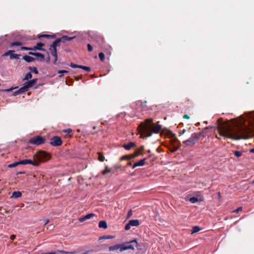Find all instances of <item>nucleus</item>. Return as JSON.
I'll use <instances>...</instances> for the list:
<instances>
[{"mask_svg": "<svg viewBox=\"0 0 254 254\" xmlns=\"http://www.w3.org/2000/svg\"><path fill=\"white\" fill-rule=\"evenodd\" d=\"M140 131L142 132V137H148L152 133H158L161 129V126L158 124L154 125L152 119H146L144 123H141L139 126Z\"/></svg>", "mask_w": 254, "mask_h": 254, "instance_id": "nucleus-1", "label": "nucleus"}, {"mask_svg": "<svg viewBox=\"0 0 254 254\" xmlns=\"http://www.w3.org/2000/svg\"><path fill=\"white\" fill-rule=\"evenodd\" d=\"M203 133V132H194L191 135L189 138L183 141V143L185 146H189L190 145H193L199 140Z\"/></svg>", "mask_w": 254, "mask_h": 254, "instance_id": "nucleus-2", "label": "nucleus"}, {"mask_svg": "<svg viewBox=\"0 0 254 254\" xmlns=\"http://www.w3.org/2000/svg\"><path fill=\"white\" fill-rule=\"evenodd\" d=\"M34 159L38 162L47 161L49 159V154L45 151H39L34 155Z\"/></svg>", "mask_w": 254, "mask_h": 254, "instance_id": "nucleus-3", "label": "nucleus"}, {"mask_svg": "<svg viewBox=\"0 0 254 254\" xmlns=\"http://www.w3.org/2000/svg\"><path fill=\"white\" fill-rule=\"evenodd\" d=\"M34 84L32 83L31 80H28L25 82L23 86L20 88L18 90L15 91L13 93L14 95H17L18 94H20L26 92L28 91V89L30 87L33 86Z\"/></svg>", "mask_w": 254, "mask_h": 254, "instance_id": "nucleus-4", "label": "nucleus"}, {"mask_svg": "<svg viewBox=\"0 0 254 254\" xmlns=\"http://www.w3.org/2000/svg\"><path fill=\"white\" fill-rule=\"evenodd\" d=\"M45 142V138L41 136L37 135L31 137L28 141V143L31 144L39 146L44 144Z\"/></svg>", "mask_w": 254, "mask_h": 254, "instance_id": "nucleus-5", "label": "nucleus"}, {"mask_svg": "<svg viewBox=\"0 0 254 254\" xmlns=\"http://www.w3.org/2000/svg\"><path fill=\"white\" fill-rule=\"evenodd\" d=\"M89 37L93 41L97 43H103V37L98 32L95 31H89L88 33Z\"/></svg>", "mask_w": 254, "mask_h": 254, "instance_id": "nucleus-6", "label": "nucleus"}, {"mask_svg": "<svg viewBox=\"0 0 254 254\" xmlns=\"http://www.w3.org/2000/svg\"><path fill=\"white\" fill-rule=\"evenodd\" d=\"M63 141L60 137L53 136L50 140V144L53 146H59L62 144Z\"/></svg>", "mask_w": 254, "mask_h": 254, "instance_id": "nucleus-7", "label": "nucleus"}, {"mask_svg": "<svg viewBox=\"0 0 254 254\" xmlns=\"http://www.w3.org/2000/svg\"><path fill=\"white\" fill-rule=\"evenodd\" d=\"M76 37H68L66 35L63 36L61 38H57L56 40L54 41L58 44H60V42L65 43L66 41H69L75 38Z\"/></svg>", "mask_w": 254, "mask_h": 254, "instance_id": "nucleus-8", "label": "nucleus"}, {"mask_svg": "<svg viewBox=\"0 0 254 254\" xmlns=\"http://www.w3.org/2000/svg\"><path fill=\"white\" fill-rule=\"evenodd\" d=\"M20 165H27V164H31L34 166H39L40 165L39 162L36 161L34 160V161H33L31 159H25L20 161Z\"/></svg>", "mask_w": 254, "mask_h": 254, "instance_id": "nucleus-9", "label": "nucleus"}, {"mask_svg": "<svg viewBox=\"0 0 254 254\" xmlns=\"http://www.w3.org/2000/svg\"><path fill=\"white\" fill-rule=\"evenodd\" d=\"M69 66L73 68H81L88 72H90L91 71V68L89 66H86L82 65H78L72 63L70 64Z\"/></svg>", "mask_w": 254, "mask_h": 254, "instance_id": "nucleus-10", "label": "nucleus"}, {"mask_svg": "<svg viewBox=\"0 0 254 254\" xmlns=\"http://www.w3.org/2000/svg\"><path fill=\"white\" fill-rule=\"evenodd\" d=\"M60 44H57L54 41L52 43V44L50 45L49 50L51 52V55L56 54L57 53V47H59Z\"/></svg>", "mask_w": 254, "mask_h": 254, "instance_id": "nucleus-11", "label": "nucleus"}, {"mask_svg": "<svg viewBox=\"0 0 254 254\" xmlns=\"http://www.w3.org/2000/svg\"><path fill=\"white\" fill-rule=\"evenodd\" d=\"M45 44L43 43L39 42L37 44V45L35 46H34L33 47H31V50L32 51H36V50H40L42 51H45V49L43 48H42L43 46H44Z\"/></svg>", "mask_w": 254, "mask_h": 254, "instance_id": "nucleus-12", "label": "nucleus"}, {"mask_svg": "<svg viewBox=\"0 0 254 254\" xmlns=\"http://www.w3.org/2000/svg\"><path fill=\"white\" fill-rule=\"evenodd\" d=\"M29 54L30 55H33V56H35L37 57H39V60L40 62H44L45 60L44 55L42 53L30 52H29Z\"/></svg>", "mask_w": 254, "mask_h": 254, "instance_id": "nucleus-13", "label": "nucleus"}, {"mask_svg": "<svg viewBox=\"0 0 254 254\" xmlns=\"http://www.w3.org/2000/svg\"><path fill=\"white\" fill-rule=\"evenodd\" d=\"M146 159V158H143V159L135 163L132 166V168L134 169L136 167L143 166L145 163Z\"/></svg>", "mask_w": 254, "mask_h": 254, "instance_id": "nucleus-14", "label": "nucleus"}, {"mask_svg": "<svg viewBox=\"0 0 254 254\" xmlns=\"http://www.w3.org/2000/svg\"><path fill=\"white\" fill-rule=\"evenodd\" d=\"M122 247V245L121 244H117L114 246H110L109 247V251H117L118 250H119L121 252V249Z\"/></svg>", "mask_w": 254, "mask_h": 254, "instance_id": "nucleus-15", "label": "nucleus"}, {"mask_svg": "<svg viewBox=\"0 0 254 254\" xmlns=\"http://www.w3.org/2000/svg\"><path fill=\"white\" fill-rule=\"evenodd\" d=\"M136 144L135 143L133 142H130L127 144H124L123 145V147H124L126 150H129L131 148L133 147H135Z\"/></svg>", "mask_w": 254, "mask_h": 254, "instance_id": "nucleus-16", "label": "nucleus"}, {"mask_svg": "<svg viewBox=\"0 0 254 254\" xmlns=\"http://www.w3.org/2000/svg\"><path fill=\"white\" fill-rule=\"evenodd\" d=\"M22 59L27 63H31L36 60V58L28 55L23 56Z\"/></svg>", "mask_w": 254, "mask_h": 254, "instance_id": "nucleus-17", "label": "nucleus"}, {"mask_svg": "<svg viewBox=\"0 0 254 254\" xmlns=\"http://www.w3.org/2000/svg\"><path fill=\"white\" fill-rule=\"evenodd\" d=\"M146 101H138L137 102L136 105L138 106L141 107L143 110H146L147 108L146 106Z\"/></svg>", "mask_w": 254, "mask_h": 254, "instance_id": "nucleus-18", "label": "nucleus"}, {"mask_svg": "<svg viewBox=\"0 0 254 254\" xmlns=\"http://www.w3.org/2000/svg\"><path fill=\"white\" fill-rule=\"evenodd\" d=\"M138 155V154H136L135 155H124L121 158V160H129L131 159V158H134L135 156H137Z\"/></svg>", "mask_w": 254, "mask_h": 254, "instance_id": "nucleus-19", "label": "nucleus"}, {"mask_svg": "<svg viewBox=\"0 0 254 254\" xmlns=\"http://www.w3.org/2000/svg\"><path fill=\"white\" fill-rule=\"evenodd\" d=\"M127 250H134V247L132 245H128L127 246H123L121 249V252H123Z\"/></svg>", "mask_w": 254, "mask_h": 254, "instance_id": "nucleus-20", "label": "nucleus"}, {"mask_svg": "<svg viewBox=\"0 0 254 254\" xmlns=\"http://www.w3.org/2000/svg\"><path fill=\"white\" fill-rule=\"evenodd\" d=\"M22 196V193L20 191H15L13 192L11 196V198H17Z\"/></svg>", "mask_w": 254, "mask_h": 254, "instance_id": "nucleus-21", "label": "nucleus"}, {"mask_svg": "<svg viewBox=\"0 0 254 254\" xmlns=\"http://www.w3.org/2000/svg\"><path fill=\"white\" fill-rule=\"evenodd\" d=\"M129 224L131 226H138L139 225V221L137 219H132L129 221Z\"/></svg>", "mask_w": 254, "mask_h": 254, "instance_id": "nucleus-22", "label": "nucleus"}, {"mask_svg": "<svg viewBox=\"0 0 254 254\" xmlns=\"http://www.w3.org/2000/svg\"><path fill=\"white\" fill-rule=\"evenodd\" d=\"M99 227L100 228L106 229L108 227L107 223L105 221H100L99 223Z\"/></svg>", "mask_w": 254, "mask_h": 254, "instance_id": "nucleus-23", "label": "nucleus"}, {"mask_svg": "<svg viewBox=\"0 0 254 254\" xmlns=\"http://www.w3.org/2000/svg\"><path fill=\"white\" fill-rule=\"evenodd\" d=\"M201 229V228L198 226H193L191 229V234L197 233L199 232Z\"/></svg>", "mask_w": 254, "mask_h": 254, "instance_id": "nucleus-24", "label": "nucleus"}, {"mask_svg": "<svg viewBox=\"0 0 254 254\" xmlns=\"http://www.w3.org/2000/svg\"><path fill=\"white\" fill-rule=\"evenodd\" d=\"M29 69L30 70L31 72H33L35 74H38L39 71L37 69V68L36 67L34 66H29Z\"/></svg>", "mask_w": 254, "mask_h": 254, "instance_id": "nucleus-25", "label": "nucleus"}, {"mask_svg": "<svg viewBox=\"0 0 254 254\" xmlns=\"http://www.w3.org/2000/svg\"><path fill=\"white\" fill-rule=\"evenodd\" d=\"M32 77V75L31 74V71L27 73L26 75H25V77L23 79V80H28L29 79H31Z\"/></svg>", "mask_w": 254, "mask_h": 254, "instance_id": "nucleus-26", "label": "nucleus"}, {"mask_svg": "<svg viewBox=\"0 0 254 254\" xmlns=\"http://www.w3.org/2000/svg\"><path fill=\"white\" fill-rule=\"evenodd\" d=\"M18 165H20V161L17 162H15L13 163L10 164L8 165V168H13L17 166Z\"/></svg>", "mask_w": 254, "mask_h": 254, "instance_id": "nucleus-27", "label": "nucleus"}, {"mask_svg": "<svg viewBox=\"0 0 254 254\" xmlns=\"http://www.w3.org/2000/svg\"><path fill=\"white\" fill-rule=\"evenodd\" d=\"M23 45V43L21 42H13L10 43V46H19Z\"/></svg>", "mask_w": 254, "mask_h": 254, "instance_id": "nucleus-28", "label": "nucleus"}, {"mask_svg": "<svg viewBox=\"0 0 254 254\" xmlns=\"http://www.w3.org/2000/svg\"><path fill=\"white\" fill-rule=\"evenodd\" d=\"M114 237H115L114 236L106 235V236H103L99 238V240H101V239H111L114 238Z\"/></svg>", "mask_w": 254, "mask_h": 254, "instance_id": "nucleus-29", "label": "nucleus"}, {"mask_svg": "<svg viewBox=\"0 0 254 254\" xmlns=\"http://www.w3.org/2000/svg\"><path fill=\"white\" fill-rule=\"evenodd\" d=\"M42 37H52V38H55V35H48V34H42V35H39L38 36V38L39 39H40Z\"/></svg>", "mask_w": 254, "mask_h": 254, "instance_id": "nucleus-30", "label": "nucleus"}, {"mask_svg": "<svg viewBox=\"0 0 254 254\" xmlns=\"http://www.w3.org/2000/svg\"><path fill=\"white\" fill-rule=\"evenodd\" d=\"M189 200L191 203H194L198 201V199L196 197H191L190 198Z\"/></svg>", "mask_w": 254, "mask_h": 254, "instance_id": "nucleus-31", "label": "nucleus"}, {"mask_svg": "<svg viewBox=\"0 0 254 254\" xmlns=\"http://www.w3.org/2000/svg\"><path fill=\"white\" fill-rule=\"evenodd\" d=\"M98 160L101 162H103L105 160L104 156L100 152H98Z\"/></svg>", "mask_w": 254, "mask_h": 254, "instance_id": "nucleus-32", "label": "nucleus"}, {"mask_svg": "<svg viewBox=\"0 0 254 254\" xmlns=\"http://www.w3.org/2000/svg\"><path fill=\"white\" fill-rule=\"evenodd\" d=\"M111 172V170L109 169L107 166H106L105 170L103 171L102 174L103 175H106V174L110 173Z\"/></svg>", "mask_w": 254, "mask_h": 254, "instance_id": "nucleus-33", "label": "nucleus"}, {"mask_svg": "<svg viewBox=\"0 0 254 254\" xmlns=\"http://www.w3.org/2000/svg\"><path fill=\"white\" fill-rule=\"evenodd\" d=\"M10 59H18L19 55L18 54H13V53L10 54Z\"/></svg>", "mask_w": 254, "mask_h": 254, "instance_id": "nucleus-34", "label": "nucleus"}, {"mask_svg": "<svg viewBox=\"0 0 254 254\" xmlns=\"http://www.w3.org/2000/svg\"><path fill=\"white\" fill-rule=\"evenodd\" d=\"M14 51L13 50H9L7 52H6L5 53L2 55V57L7 56L9 55L10 56V54L12 53H13Z\"/></svg>", "mask_w": 254, "mask_h": 254, "instance_id": "nucleus-35", "label": "nucleus"}, {"mask_svg": "<svg viewBox=\"0 0 254 254\" xmlns=\"http://www.w3.org/2000/svg\"><path fill=\"white\" fill-rule=\"evenodd\" d=\"M234 153L235 156L237 157H240L242 156V154H243L242 152L239 151H235Z\"/></svg>", "mask_w": 254, "mask_h": 254, "instance_id": "nucleus-36", "label": "nucleus"}, {"mask_svg": "<svg viewBox=\"0 0 254 254\" xmlns=\"http://www.w3.org/2000/svg\"><path fill=\"white\" fill-rule=\"evenodd\" d=\"M68 72V71L66 70H60L58 71V73L62 74L59 75L60 77H62L63 76V73H67Z\"/></svg>", "mask_w": 254, "mask_h": 254, "instance_id": "nucleus-37", "label": "nucleus"}, {"mask_svg": "<svg viewBox=\"0 0 254 254\" xmlns=\"http://www.w3.org/2000/svg\"><path fill=\"white\" fill-rule=\"evenodd\" d=\"M99 57L102 62H103L105 60V55L103 53L101 52L99 54Z\"/></svg>", "mask_w": 254, "mask_h": 254, "instance_id": "nucleus-38", "label": "nucleus"}, {"mask_svg": "<svg viewBox=\"0 0 254 254\" xmlns=\"http://www.w3.org/2000/svg\"><path fill=\"white\" fill-rule=\"evenodd\" d=\"M95 216V214L94 213H89L85 215V218H86V219H89L93 217V216Z\"/></svg>", "mask_w": 254, "mask_h": 254, "instance_id": "nucleus-39", "label": "nucleus"}, {"mask_svg": "<svg viewBox=\"0 0 254 254\" xmlns=\"http://www.w3.org/2000/svg\"><path fill=\"white\" fill-rule=\"evenodd\" d=\"M52 56L54 58V64H56V62L58 60V54H53L52 55Z\"/></svg>", "mask_w": 254, "mask_h": 254, "instance_id": "nucleus-40", "label": "nucleus"}, {"mask_svg": "<svg viewBox=\"0 0 254 254\" xmlns=\"http://www.w3.org/2000/svg\"><path fill=\"white\" fill-rule=\"evenodd\" d=\"M87 46V49H88V51L89 52H92V51H93V47H92V46H91V44H88Z\"/></svg>", "mask_w": 254, "mask_h": 254, "instance_id": "nucleus-41", "label": "nucleus"}, {"mask_svg": "<svg viewBox=\"0 0 254 254\" xmlns=\"http://www.w3.org/2000/svg\"><path fill=\"white\" fill-rule=\"evenodd\" d=\"M243 209V208L242 207H239L238 208H237L236 209H235V210L233 211V212H235V213H239L240 211H242Z\"/></svg>", "mask_w": 254, "mask_h": 254, "instance_id": "nucleus-42", "label": "nucleus"}, {"mask_svg": "<svg viewBox=\"0 0 254 254\" xmlns=\"http://www.w3.org/2000/svg\"><path fill=\"white\" fill-rule=\"evenodd\" d=\"M63 131L64 133L68 134L72 131V130L70 128H67V129H65L63 130Z\"/></svg>", "mask_w": 254, "mask_h": 254, "instance_id": "nucleus-43", "label": "nucleus"}, {"mask_svg": "<svg viewBox=\"0 0 254 254\" xmlns=\"http://www.w3.org/2000/svg\"><path fill=\"white\" fill-rule=\"evenodd\" d=\"M21 50H31V47H21L20 48Z\"/></svg>", "mask_w": 254, "mask_h": 254, "instance_id": "nucleus-44", "label": "nucleus"}, {"mask_svg": "<svg viewBox=\"0 0 254 254\" xmlns=\"http://www.w3.org/2000/svg\"><path fill=\"white\" fill-rule=\"evenodd\" d=\"M131 225L129 224V222L125 225V229L126 230H128L130 229Z\"/></svg>", "mask_w": 254, "mask_h": 254, "instance_id": "nucleus-45", "label": "nucleus"}, {"mask_svg": "<svg viewBox=\"0 0 254 254\" xmlns=\"http://www.w3.org/2000/svg\"><path fill=\"white\" fill-rule=\"evenodd\" d=\"M187 130L185 129H183L182 130H180L178 132V134L180 136L182 135L185 132H186Z\"/></svg>", "mask_w": 254, "mask_h": 254, "instance_id": "nucleus-46", "label": "nucleus"}, {"mask_svg": "<svg viewBox=\"0 0 254 254\" xmlns=\"http://www.w3.org/2000/svg\"><path fill=\"white\" fill-rule=\"evenodd\" d=\"M132 215V212L131 210H129L128 211L127 214V217L129 218L131 215Z\"/></svg>", "mask_w": 254, "mask_h": 254, "instance_id": "nucleus-47", "label": "nucleus"}, {"mask_svg": "<svg viewBox=\"0 0 254 254\" xmlns=\"http://www.w3.org/2000/svg\"><path fill=\"white\" fill-rule=\"evenodd\" d=\"M86 219V218H85V216H84V217H81L79 218V220L80 222H84V221H85Z\"/></svg>", "mask_w": 254, "mask_h": 254, "instance_id": "nucleus-48", "label": "nucleus"}, {"mask_svg": "<svg viewBox=\"0 0 254 254\" xmlns=\"http://www.w3.org/2000/svg\"><path fill=\"white\" fill-rule=\"evenodd\" d=\"M16 88V87H15V88L11 87L10 88L4 90V91H5V92H10V91H12L13 90V89H15Z\"/></svg>", "mask_w": 254, "mask_h": 254, "instance_id": "nucleus-49", "label": "nucleus"}, {"mask_svg": "<svg viewBox=\"0 0 254 254\" xmlns=\"http://www.w3.org/2000/svg\"><path fill=\"white\" fill-rule=\"evenodd\" d=\"M32 83L35 85L36 83L37 82L38 79L37 78H34L32 80H31Z\"/></svg>", "mask_w": 254, "mask_h": 254, "instance_id": "nucleus-50", "label": "nucleus"}, {"mask_svg": "<svg viewBox=\"0 0 254 254\" xmlns=\"http://www.w3.org/2000/svg\"><path fill=\"white\" fill-rule=\"evenodd\" d=\"M16 237V236L14 235H12L11 236H10V239L12 240H13L15 239Z\"/></svg>", "mask_w": 254, "mask_h": 254, "instance_id": "nucleus-51", "label": "nucleus"}, {"mask_svg": "<svg viewBox=\"0 0 254 254\" xmlns=\"http://www.w3.org/2000/svg\"><path fill=\"white\" fill-rule=\"evenodd\" d=\"M50 61V56L49 55H48V57L47 58V59H46V62L47 63H49Z\"/></svg>", "mask_w": 254, "mask_h": 254, "instance_id": "nucleus-52", "label": "nucleus"}, {"mask_svg": "<svg viewBox=\"0 0 254 254\" xmlns=\"http://www.w3.org/2000/svg\"><path fill=\"white\" fill-rule=\"evenodd\" d=\"M183 118H184V119H190V117H189L188 115H185L183 116Z\"/></svg>", "mask_w": 254, "mask_h": 254, "instance_id": "nucleus-53", "label": "nucleus"}, {"mask_svg": "<svg viewBox=\"0 0 254 254\" xmlns=\"http://www.w3.org/2000/svg\"><path fill=\"white\" fill-rule=\"evenodd\" d=\"M45 221V224H44V225L47 224L49 222V219H45L44 220Z\"/></svg>", "mask_w": 254, "mask_h": 254, "instance_id": "nucleus-54", "label": "nucleus"}, {"mask_svg": "<svg viewBox=\"0 0 254 254\" xmlns=\"http://www.w3.org/2000/svg\"><path fill=\"white\" fill-rule=\"evenodd\" d=\"M134 243H135L136 244H137V241H136V240H132V241H130V242H128V243H134Z\"/></svg>", "mask_w": 254, "mask_h": 254, "instance_id": "nucleus-55", "label": "nucleus"}, {"mask_svg": "<svg viewBox=\"0 0 254 254\" xmlns=\"http://www.w3.org/2000/svg\"><path fill=\"white\" fill-rule=\"evenodd\" d=\"M42 85H43V84H40L38 85H37V86H36L35 88L37 89V88H39V87H40V86H42Z\"/></svg>", "mask_w": 254, "mask_h": 254, "instance_id": "nucleus-56", "label": "nucleus"}, {"mask_svg": "<svg viewBox=\"0 0 254 254\" xmlns=\"http://www.w3.org/2000/svg\"><path fill=\"white\" fill-rule=\"evenodd\" d=\"M250 152L251 153H254V148L251 149L250 150Z\"/></svg>", "mask_w": 254, "mask_h": 254, "instance_id": "nucleus-57", "label": "nucleus"}, {"mask_svg": "<svg viewBox=\"0 0 254 254\" xmlns=\"http://www.w3.org/2000/svg\"><path fill=\"white\" fill-rule=\"evenodd\" d=\"M79 79V77H76V80H78Z\"/></svg>", "mask_w": 254, "mask_h": 254, "instance_id": "nucleus-58", "label": "nucleus"}, {"mask_svg": "<svg viewBox=\"0 0 254 254\" xmlns=\"http://www.w3.org/2000/svg\"><path fill=\"white\" fill-rule=\"evenodd\" d=\"M216 138H217L218 139H220V138L219 137H218L217 136H216Z\"/></svg>", "mask_w": 254, "mask_h": 254, "instance_id": "nucleus-59", "label": "nucleus"}, {"mask_svg": "<svg viewBox=\"0 0 254 254\" xmlns=\"http://www.w3.org/2000/svg\"><path fill=\"white\" fill-rule=\"evenodd\" d=\"M93 129H96V127H93Z\"/></svg>", "mask_w": 254, "mask_h": 254, "instance_id": "nucleus-60", "label": "nucleus"}, {"mask_svg": "<svg viewBox=\"0 0 254 254\" xmlns=\"http://www.w3.org/2000/svg\"><path fill=\"white\" fill-rule=\"evenodd\" d=\"M19 174H23V173H24V172H19Z\"/></svg>", "mask_w": 254, "mask_h": 254, "instance_id": "nucleus-61", "label": "nucleus"}, {"mask_svg": "<svg viewBox=\"0 0 254 254\" xmlns=\"http://www.w3.org/2000/svg\"><path fill=\"white\" fill-rule=\"evenodd\" d=\"M218 196H220V192L218 193Z\"/></svg>", "mask_w": 254, "mask_h": 254, "instance_id": "nucleus-62", "label": "nucleus"}, {"mask_svg": "<svg viewBox=\"0 0 254 254\" xmlns=\"http://www.w3.org/2000/svg\"><path fill=\"white\" fill-rule=\"evenodd\" d=\"M253 183H254V181H253Z\"/></svg>", "mask_w": 254, "mask_h": 254, "instance_id": "nucleus-63", "label": "nucleus"}]
</instances>
